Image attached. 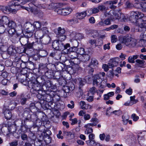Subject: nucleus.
<instances>
[{
	"label": "nucleus",
	"instance_id": "nucleus-20",
	"mask_svg": "<svg viewBox=\"0 0 146 146\" xmlns=\"http://www.w3.org/2000/svg\"><path fill=\"white\" fill-rule=\"evenodd\" d=\"M8 33L10 37H12L14 35H16L17 37L18 36L16 33V31L15 28L10 29L8 31Z\"/></svg>",
	"mask_w": 146,
	"mask_h": 146
},
{
	"label": "nucleus",
	"instance_id": "nucleus-35",
	"mask_svg": "<svg viewBox=\"0 0 146 146\" xmlns=\"http://www.w3.org/2000/svg\"><path fill=\"white\" fill-rule=\"evenodd\" d=\"M98 65V62L97 60L94 58L92 59L90 65L92 67H97Z\"/></svg>",
	"mask_w": 146,
	"mask_h": 146
},
{
	"label": "nucleus",
	"instance_id": "nucleus-22",
	"mask_svg": "<svg viewBox=\"0 0 146 146\" xmlns=\"http://www.w3.org/2000/svg\"><path fill=\"white\" fill-rule=\"evenodd\" d=\"M4 115L6 119H10L12 117V113L11 111L8 110H6L4 112Z\"/></svg>",
	"mask_w": 146,
	"mask_h": 146
},
{
	"label": "nucleus",
	"instance_id": "nucleus-26",
	"mask_svg": "<svg viewBox=\"0 0 146 146\" xmlns=\"http://www.w3.org/2000/svg\"><path fill=\"white\" fill-rule=\"evenodd\" d=\"M43 43L42 42H38V40H36L35 42V48H37L36 49H41L43 48V46L42 45Z\"/></svg>",
	"mask_w": 146,
	"mask_h": 146
},
{
	"label": "nucleus",
	"instance_id": "nucleus-45",
	"mask_svg": "<svg viewBox=\"0 0 146 146\" xmlns=\"http://www.w3.org/2000/svg\"><path fill=\"white\" fill-rule=\"evenodd\" d=\"M41 24L38 21H36L34 23L33 25L34 28L36 29H39L41 27Z\"/></svg>",
	"mask_w": 146,
	"mask_h": 146
},
{
	"label": "nucleus",
	"instance_id": "nucleus-47",
	"mask_svg": "<svg viewBox=\"0 0 146 146\" xmlns=\"http://www.w3.org/2000/svg\"><path fill=\"white\" fill-rule=\"evenodd\" d=\"M88 43L92 45H95L96 46V40L95 39H90L89 40Z\"/></svg>",
	"mask_w": 146,
	"mask_h": 146
},
{
	"label": "nucleus",
	"instance_id": "nucleus-31",
	"mask_svg": "<svg viewBox=\"0 0 146 146\" xmlns=\"http://www.w3.org/2000/svg\"><path fill=\"white\" fill-rule=\"evenodd\" d=\"M77 81L79 83L80 88L83 86L86 83V80L83 78H78Z\"/></svg>",
	"mask_w": 146,
	"mask_h": 146
},
{
	"label": "nucleus",
	"instance_id": "nucleus-9",
	"mask_svg": "<svg viewBox=\"0 0 146 146\" xmlns=\"http://www.w3.org/2000/svg\"><path fill=\"white\" fill-rule=\"evenodd\" d=\"M28 25L29 27L27 28L26 32L28 33V34H29V35H27L26 36L28 37H30L33 35L35 29L32 25L30 23H29Z\"/></svg>",
	"mask_w": 146,
	"mask_h": 146
},
{
	"label": "nucleus",
	"instance_id": "nucleus-13",
	"mask_svg": "<svg viewBox=\"0 0 146 146\" xmlns=\"http://www.w3.org/2000/svg\"><path fill=\"white\" fill-rule=\"evenodd\" d=\"M102 79L99 78L98 76L95 75L93 80V85L99 87L100 82L102 81Z\"/></svg>",
	"mask_w": 146,
	"mask_h": 146
},
{
	"label": "nucleus",
	"instance_id": "nucleus-63",
	"mask_svg": "<svg viewBox=\"0 0 146 146\" xmlns=\"http://www.w3.org/2000/svg\"><path fill=\"white\" fill-rule=\"evenodd\" d=\"M70 120L72 121V123L71 124L72 125H74L77 122V119L76 118H75L73 119L70 118Z\"/></svg>",
	"mask_w": 146,
	"mask_h": 146
},
{
	"label": "nucleus",
	"instance_id": "nucleus-39",
	"mask_svg": "<svg viewBox=\"0 0 146 146\" xmlns=\"http://www.w3.org/2000/svg\"><path fill=\"white\" fill-rule=\"evenodd\" d=\"M135 62L137 63V65H139V67H142L144 66V63L145 62L144 60L137 59L136 60Z\"/></svg>",
	"mask_w": 146,
	"mask_h": 146
},
{
	"label": "nucleus",
	"instance_id": "nucleus-38",
	"mask_svg": "<svg viewBox=\"0 0 146 146\" xmlns=\"http://www.w3.org/2000/svg\"><path fill=\"white\" fill-rule=\"evenodd\" d=\"M57 3H52L49 5L47 7L48 9L49 10H51L53 9L54 8H57Z\"/></svg>",
	"mask_w": 146,
	"mask_h": 146
},
{
	"label": "nucleus",
	"instance_id": "nucleus-25",
	"mask_svg": "<svg viewBox=\"0 0 146 146\" xmlns=\"http://www.w3.org/2000/svg\"><path fill=\"white\" fill-rule=\"evenodd\" d=\"M81 57V59L82 61L84 62L87 61L89 60L90 59V55L87 53V52H86Z\"/></svg>",
	"mask_w": 146,
	"mask_h": 146
},
{
	"label": "nucleus",
	"instance_id": "nucleus-49",
	"mask_svg": "<svg viewBox=\"0 0 146 146\" xmlns=\"http://www.w3.org/2000/svg\"><path fill=\"white\" fill-rule=\"evenodd\" d=\"M98 9L100 11H106L107 10V9L106 7L105 6L102 5H100L98 6Z\"/></svg>",
	"mask_w": 146,
	"mask_h": 146
},
{
	"label": "nucleus",
	"instance_id": "nucleus-4",
	"mask_svg": "<svg viewBox=\"0 0 146 146\" xmlns=\"http://www.w3.org/2000/svg\"><path fill=\"white\" fill-rule=\"evenodd\" d=\"M111 11H110L108 13L106 12L104 13V15L105 17H108V18L104 19L103 18H101L100 21L98 24V25L99 26H105L110 25L111 24V20L110 17V14Z\"/></svg>",
	"mask_w": 146,
	"mask_h": 146
},
{
	"label": "nucleus",
	"instance_id": "nucleus-14",
	"mask_svg": "<svg viewBox=\"0 0 146 146\" xmlns=\"http://www.w3.org/2000/svg\"><path fill=\"white\" fill-rule=\"evenodd\" d=\"M59 98V96L58 95H56L54 96L53 97L51 96V93L49 94H47L46 99V101L48 103H50L51 104H52V102L54 100H55V98Z\"/></svg>",
	"mask_w": 146,
	"mask_h": 146
},
{
	"label": "nucleus",
	"instance_id": "nucleus-42",
	"mask_svg": "<svg viewBox=\"0 0 146 146\" xmlns=\"http://www.w3.org/2000/svg\"><path fill=\"white\" fill-rule=\"evenodd\" d=\"M91 35L94 38H96L98 36L99 33L97 31H92L91 32Z\"/></svg>",
	"mask_w": 146,
	"mask_h": 146
},
{
	"label": "nucleus",
	"instance_id": "nucleus-34",
	"mask_svg": "<svg viewBox=\"0 0 146 146\" xmlns=\"http://www.w3.org/2000/svg\"><path fill=\"white\" fill-rule=\"evenodd\" d=\"M129 119V116L127 114L124 115L122 116L123 121V124L126 125L128 122V120Z\"/></svg>",
	"mask_w": 146,
	"mask_h": 146
},
{
	"label": "nucleus",
	"instance_id": "nucleus-64",
	"mask_svg": "<svg viewBox=\"0 0 146 146\" xmlns=\"http://www.w3.org/2000/svg\"><path fill=\"white\" fill-rule=\"evenodd\" d=\"M91 122H93L94 124H96V125L99 122L98 119L96 118H92L91 120Z\"/></svg>",
	"mask_w": 146,
	"mask_h": 146
},
{
	"label": "nucleus",
	"instance_id": "nucleus-5",
	"mask_svg": "<svg viewBox=\"0 0 146 146\" xmlns=\"http://www.w3.org/2000/svg\"><path fill=\"white\" fill-rule=\"evenodd\" d=\"M65 45L60 40H54L52 42V46L53 48L56 50H61L66 48L65 47Z\"/></svg>",
	"mask_w": 146,
	"mask_h": 146
},
{
	"label": "nucleus",
	"instance_id": "nucleus-33",
	"mask_svg": "<svg viewBox=\"0 0 146 146\" xmlns=\"http://www.w3.org/2000/svg\"><path fill=\"white\" fill-rule=\"evenodd\" d=\"M87 11L90 14H91L98 13L99 11V10L98 9L93 8L89 9Z\"/></svg>",
	"mask_w": 146,
	"mask_h": 146
},
{
	"label": "nucleus",
	"instance_id": "nucleus-40",
	"mask_svg": "<svg viewBox=\"0 0 146 146\" xmlns=\"http://www.w3.org/2000/svg\"><path fill=\"white\" fill-rule=\"evenodd\" d=\"M106 82L105 80H102L100 82V84L99 86V88H103L106 86Z\"/></svg>",
	"mask_w": 146,
	"mask_h": 146
},
{
	"label": "nucleus",
	"instance_id": "nucleus-54",
	"mask_svg": "<svg viewBox=\"0 0 146 146\" xmlns=\"http://www.w3.org/2000/svg\"><path fill=\"white\" fill-rule=\"evenodd\" d=\"M111 42L112 43H115L117 40V36L115 35H112L111 36Z\"/></svg>",
	"mask_w": 146,
	"mask_h": 146
},
{
	"label": "nucleus",
	"instance_id": "nucleus-36",
	"mask_svg": "<svg viewBox=\"0 0 146 146\" xmlns=\"http://www.w3.org/2000/svg\"><path fill=\"white\" fill-rule=\"evenodd\" d=\"M76 52L77 54H78L82 55L86 52L85 51L84 49L83 48H77V47Z\"/></svg>",
	"mask_w": 146,
	"mask_h": 146
},
{
	"label": "nucleus",
	"instance_id": "nucleus-50",
	"mask_svg": "<svg viewBox=\"0 0 146 146\" xmlns=\"http://www.w3.org/2000/svg\"><path fill=\"white\" fill-rule=\"evenodd\" d=\"M88 144L93 146H95L96 142L93 140H88L87 141Z\"/></svg>",
	"mask_w": 146,
	"mask_h": 146
},
{
	"label": "nucleus",
	"instance_id": "nucleus-6",
	"mask_svg": "<svg viewBox=\"0 0 146 146\" xmlns=\"http://www.w3.org/2000/svg\"><path fill=\"white\" fill-rule=\"evenodd\" d=\"M119 61V58H118L111 59L108 64L109 68H111L115 66H116L118 64Z\"/></svg>",
	"mask_w": 146,
	"mask_h": 146
},
{
	"label": "nucleus",
	"instance_id": "nucleus-61",
	"mask_svg": "<svg viewBox=\"0 0 146 146\" xmlns=\"http://www.w3.org/2000/svg\"><path fill=\"white\" fill-rule=\"evenodd\" d=\"M135 97L134 96L130 97L131 101L130 102L132 104H135L136 103V102L135 99Z\"/></svg>",
	"mask_w": 146,
	"mask_h": 146
},
{
	"label": "nucleus",
	"instance_id": "nucleus-59",
	"mask_svg": "<svg viewBox=\"0 0 146 146\" xmlns=\"http://www.w3.org/2000/svg\"><path fill=\"white\" fill-rule=\"evenodd\" d=\"M5 64L7 67L11 66L12 64V62L10 60H7L5 62Z\"/></svg>",
	"mask_w": 146,
	"mask_h": 146
},
{
	"label": "nucleus",
	"instance_id": "nucleus-55",
	"mask_svg": "<svg viewBox=\"0 0 146 146\" xmlns=\"http://www.w3.org/2000/svg\"><path fill=\"white\" fill-rule=\"evenodd\" d=\"M126 5L127 7L128 8H131L133 6V5L128 1L126 3Z\"/></svg>",
	"mask_w": 146,
	"mask_h": 146
},
{
	"label": "nucleus",
	"instance_id": "nucleus-7",
	"mask_svg": "<svg viewBox=\"0 0 146 146\" xmlns=\"http://www.w3.org/2000/svg\"><path fill=\"white\" fill-rule=\"evenodd\" d=\"M111 14H110L109 15L111 20L112 21H114L116 19H119L121 18V17H123L124 16L123 14H121L120 13H113V15H111Z\"/></svg>",
	"mask_w": 146,
	"mask_h": 146
},
{
	"label": "nucleus",
	"instance_id": "nucleus-24",
	"mask_svg": "<svg viewBox=\"0 0 146 146\" xmlns=\"http://www.w3.org/2000/svg\"><path fill=\"white\" fill-rule=\"evenodd\" d=\"M72 10L71 9L69 8H65L62 9L63 13L62 15L65 16L70 14Z\"/></svg>",
	"mask_w": 146,
	"mask_h": 146
},
{
	"label": "nucleus",
	"instance_id": "nucleus-41",
	"mask_svg": "<svg viewBox=\"0 0 146 146\" xmlns=\"http://www.w3.org/2000/svg\"><path fill=\"white\" fill-rule=\"evenodd\" d=\"M143 16L141 18H140L141 19L139 21V25L141 24H144V23H145L146 21V17L144 16V14L143 13Z\"/></svg>",
	"mask_w": 146,
	"mask_h": 146
},
{
	"label": "nucleus",
	"instance_id": "nucleus-52",
	"mask_svg": "<svg viewBox=\"0 0 146 146\" xmlns=\"http://www.w3.org/2000/svg\"><path fill=\"white\" fill-rule=\"evenodd\" d=\"M40 31L42 32L43 34L47 33L48 32V29L45 27H42Z\"/></svg>",
	"mask_w": 146,
	"mask_h": 146
},
{
	"label": "nucleus",
	"instance_id": "nucleus-58",
	"mask_svg": "<svg viewBox=\"0 0 146 146\" xmlns=\"http://www.w3.org/2000/svg\"><path fill=\"white\" fill-rule=\"evenodd\" d=\"M70 103L71 104H68L67 105V106L69 108L72 109L74 108V102L73 101H71L70 102Z\"/></svg>",
	"mask_w": 146,
	"mask_h": 146
},
{
	"label": "nucleus",
	"instance_id": "nucleus-29",
	"mask_svg": "<svg viewBox=\"0 0 146 146\" xmlns=\"http://www.w3.org/2000/svg\"><path fill=\"white\" fill-rule=\"evenodd\" d=\"M138 58L137 55H135L133 56H129L128 59V62L130 63H134L135 62V60L137 59Z\"/></svg>",
	"mask_w": 146,
	"mask_h": 146
},
{
	"label": "nucleus",
	"instance_id": "nucleus-62",
	"mask_svg": "<svg viewBox=\"0 0 146 146\" xmlns=\"http://www.w3.org/2000/svg\"><path fill=\"white\" fill-rule=\"evenodd\" d=\"M102 68L105 71L107 72L109 70L108 68H109V65H108L106 64H104L103 65Z\"/></svg>",
	"mask_w": 146,
	"mask_h": 146
},
{
	"label": "nucleus",
	"instance_id": "nucleus-48",
	"mask_svg": "<svg viewBox=\"0 0 146 146\" xmlns=\"http://www.w3.org/2000/svg\"><path fill=\"white\" fill-rule=\"evenodd\" d=\"M113 71V70L112 69L111 70L109 71L108 72V76L111 78H113L115 74Z\"/></svg>",
	"mask_w": 146,
	"mask_h": 146
},
{
	"label": "nucleus",
	"instance_id": "nucleus-21",
	"mask_svg": "<svg viewBox=\"0 0 146 146\" xmlns=\"http://www.w3.org/2000/svg\"><path fill=\"white\" fill-rule=\"evenodd\" d=\"M26 38L25 37H23L21 38H19L20 41L22 45H24L25 46L28 42V38L29 37Z\"/></svg>",
	"mask_w": 146,
	"mask_h": 146
},
{
	"label": "nucleus",
	"instance_id": "nucleus-8",
	"mask_svg": "<svg viewBox=\"0 0 146 146\" xmlns=\"http://www.w3.org/2000/svg\"><path fill=\"white\" fill-rule=\"evenodd\" d=\"M29 1V0H15L12 1V5H24Z\"/></svg>",
	"mask_w": 146,
	"mask_h": 146
},
{
	"label": "nucleus",
	"instance_id": "nucleus-28",
	"mask_svg": "<svg viewBox=\"0 0 146 146\" xmlns=\"http://www.w3.org/2000/svg\"><path fill=\"white\" fill-rule=\"evenodd\" d=\"M1 23L3 24L7 25L8 23L9 22V18L6 16H3L1 18Z\"/></svg>",
	"mask_w": 146,
	"mask_h": 146
},
{
	"label": "nucleus",
	"instance_id": "nucleus-1",
	"mask_svg": "<svg viewBox=\"0 0 146 146\" xmlns=\"http://www.w3.org/2000/svg\"><path fill=\"white\" fill-rule=\"evenodd\" d=\"M65 47L66 48L62 50V53L64 54H67L69 58L71 59H76L78 60L77 62L75 63L78 64L80 63V60L77 58L78 54L76 52L77 47L73 46L70 47V44L66 43L65 44Z\"/></svg>",
	"mask_w": 146,
	"mask_h": 146
},
{
	"label": "nucleus",
	"instance_id": "nucleus-15",
	"mask_svg": "<svg viewBox=\"0 0 146 146\" xmlns=\"http://www.w3.org/2000/svg\"><path fill=\"white\" fill-rule=\"evenodd\" d=\"M32 88L35 91L38 92L42 90V88L41 85L38 84L33 83L31 85Z\"/></svg>",
	"mask_w": 146,
	"mask_h": 146
},
{
	"label": "nucleus",
	"instance_id": "nucleus-43",
	"mask_svg": "<svg viewBox=\"0 0 146 146\" xmlns=\"http://www.w3.org/2000/svg\"><path fill=\"white\" fill-rule=\"evenodd\" d=\"M67 71L70 74H73L75 72V71L73 69L72 67L68 66L67 68Z\"/></svg>",
	"mask_w": 146,
	"mask_h": 146
},
{
	"label": "nucleus",
	"instance_id": "nucleus-30",
	"mask_svg": "<svg viewBox=\"0 0 146 146\" xmlns=\"http://www.w3.org/2000/svg\"><path fill=\"white\" fill-rule=\"evenodd\" d=\"M35 42H33L32 43H28L25 46V49H30L35 48L34 45Z\"/></svg>",
	"mask_w": 146,
	"mask_h": 146
},
{
	"label": "nucleus",
	"instance_id": "nucleus-32",
	"mask_svg": "<svg viewBox=\"0 0 146 146\" xmlns=\"http://www.w3.org/2000/svg\"><path fill=\"white\" fill-rule=\"evenodd\" d=\"M7 25L10 29L15 28L16 27V23L13 21H10Z\"/></svg>",
	"mask_w": 146,
	"mask_h": 146
},
{
	"label": "nucleus",
	"instance_id": "nucleus-17",
	"mask_svg": "<svg viewBox=\"0 0 146 146\" xmlns=\"http://www.w3.org/2000/svg\"><path fill=\"white\" fill-rule=\"evenodd\" d=\"M31 2H33V3L34 4L35 2V6L37 7L40 8L42 9H44L46 8L47 5L45 4H39L38 3V2L37 1V0H30Z\"/></svg>",
	"mask_w": 146,
	"mask_h": 146
},
{
	"label": "nucleus",
	"instance_id": "nucleus-56",
	"mask_svg": "<svg viewBox=\"0 0 146 146\" xmlns=\"http://www.w3.org/2000/svg\"><path fill=\"white\" fill-rule=\"evenodd\" d=\"M118 2L117 0H115L113 1H109L107 2V3L109 4L110 5H111L115 4L117 3Z\"/></svg>",
	"mask_w": 146,
	"mask_h": 146
},
{
	"label": "nucleus",
	"instance_id": "nucleus-11",
	"mask_svg": "<svg viewBox=\"0 0 146 146\" xmlns=\"http://www.w3.org/2000/svg\"><path fill=\"white\" fill-rule=\"evenodd\" d=\"M54 32L56 34L60 36L65 37V36H62L65 32V30L64 29L59 27L58 29H55Z\"/></svg>",
	"mask_w": 146,
	"mask_h": 146
},
{
	"label": "nucleus",
	"instance_id": "nucleus-19",
	"mask_svg": "<svg viewBox=\"0 0 146 146\" xmlns=\"http://www.w3.org/2000/svg\"><path fill=\"white\" fill-rule=\"evenodd\" d=\"M43 36V34H42V32L41 31H36L35 33V37L37 39H39L40 40L42 38Z\"/></svg>",
	"mask_w": 146,
	"mask_h": 146
},
{
	"label": "nucleus",
	"instance_id": "nucleus-16",
	"mask_svg": "<svg viewBox=\"0 0 146 146\" xmlns=\"http://www.w3.org/2000/svg\"><path fill=\"white\" fill-rule=\"evenodd\" d=\"M82 109L83 110H87L90 109L91 106L89 104H86L84 101H80L79 103Z\"/></svg>",
	"mask_w": 146,
	"mask_h": 146
},
{
	"label": "nucleus",
	"instance_id": "nucleus-23",
	"mask_svg": "<svg viewBox=\"0 0 146 146\" xmlns=\"http://www.w3.org/2000/svg\"><path fill=\"white\" fill-rule=\"evenodd\" d=\"M8 129L10 134H13L16 130V127L15 125H12L8 127Z\"/></svg>",
	"mask_w": 146,
	"mask_h": 146
},
{
	"label": "nucleus",
	"instance_id": "nucleus-18",
	"mask_svg": "<svg viewBox=\"0 0 146 146\" xmlns=\"http://www.w3.org/2000/svg\"><path fill=\"white\" fill-rule=\"evenodd\" d=\"M42 38H43L41 41L44 44H48L51 40L50 37L48 35L43 36Z\"/></svg>",
	"mask_w": 146,
	"mask_h": 146
},
{
	"label": "nucleus",
	"instance_id": "nucleus-60",
	"mask_svg": "<svg viewBox=\"0 0 146 146\" xmlns=\"http://www.w3.org/2000/svg\"><path fill=\"white\" fill-rule=\"evenodd\" d=\"M1 55L3 58L4 59H6L9 56L7 54V52L5 51L3 52L2 54Z\"/></svg>",
	"mask_w": 146,
	"mask_h": 146
},
{
	"label": "nucleus",
	"instance_id": "nucleus-57",
	"mask_svg": "<svg viewBox=\"0 0 146 146\" xmlns=\"http://www.w3.org/2000/svg\"><path fill=\"white\" fill-rule=\"evenodd\" d=\"M10 146H17L18 145V141L17 140L15 141L9 143Z\"/></svg>",
	"mask_w": 146,
	"mask_h": 146
},
{
	"label": "nucleus",
	"instance_id": "nucleus-37",
	"mask_svg": "<svg viewBox=\"0 0 146 146\" xmlns=\"http://www.w3.org/2000/svg\"><path fill=\"white\" fill-rule=\"evenodd\" d=\"M84 127L86 128L85 131V133L86 134L88 135L92 133L93 130L92 128L89 127H87L86 126V125H85Z\"/></svg>",
	"mask_w": 146,
	"mask_h": 146
},
{
	"label": "nucleus",
	"instance_id": "nucleus-12",
	"mask_svg": "<svg viewBox=\"0 0 146 146\" xmlns=\"http://www.w3.org/2000/svg\"><path fill=\"white\" fill-rule=\"evenodd\" d=\"M86 11H84L81 12L77 13L76 14V16L77 19L80 20L83 19L87 15Z\"/></svg>",
	"mask_w": 146,
	"mask_h": 146
},
{
	"label": "nucleus",
	"instance_id": "nucleus-10",
	"mask_svg": "<svg viewBox=\"0 0 146 146\" xmlns=\"http://www.w3.org/2000/svg\"><path fill=\"white\" fill-rule=\"evenodd\" d=\"M75 88L74 84L71 83L70 86H65L63 87V90L64 92L68 93L70 91H72Z\"/></svg>",
	"mask_w": 146,
	"mask_h": 146
},
{
	"label": "nucleus",
	"instance_id": "nucleus-3",
	"mask_svg": "<svg viewBox=\"0 0 146 146\" xmlns=\"http://www.w3.org/2000/svg\"><path fill=\"white\" fill-rule=\"evenodd\" d=\"M143 13L138 11H133L131 13V15L129 17V20L131 22L136 25L139 26V21L140 18L143 16Z\"/></svg>",
	"mask_w": 146,
	"mask_h": 146
},
{
	"label": "nucleus",
	"instance_id": "nucleus-27",
	"mask_svg": "<svg viewBox=\"0 0 146 146\" xmlns=\"http://www.w3.org/2000/svg\"><path fill=\"white\" fill-rule=\"evenodd\" d=\"M139 31L144 33L146 31V23L144 24H141L139 25L138 29Z\"/></svg>",
	"mask_w": 146,
	"mask_h": 146
},
{
	"label": "nucleus",
	"instance_id": "nucleus-46",
	"mask_svg": "<svg viewBox=\"0 0 146 146\" xmlns=\"http://www.w3.org/2000/svg\"><path fill=\"white\" fill-rule=\"evenodd\" d=\"M20 102L22 105H24L26 104L27 100V98L25 97L20 98Z\"/></svg>",
	"mask_w": 146,
	"mask_h": 146
},
{
	"label": "nucleus",
	"instance_id": "nucleus-44",
	"mask_svg": "<svg viewBox=\"0 0 146 146\" xmlns=\"http://www.w3.org/2000/svg\"><path fill=\"white\" fill-rule=\"evenodd\" d=\"M2 9L3 12L5 13H7V12H10L11 11V8L10 7L3 6Z\"/></svg>",
	"mask_w": 146,
	"mask_h": 146
},
{
	"label": "nucleus",
	"instance_id": "nucleus-51",
	"mask_svg": "<svg viewBox=\"0 0 146 146\" xmlns=\"http://www.w3.org/2000/svg\"><path fill=\"white\" fill-rule=\"evenodd\" d=\"M131 118L134 121H137L139 119V116H137L135 113H133L132 115Z\"/></svg>",
	"mask_w": 146,
	"mask_h": 146
},
{
	"label": "nucleus",
	"instance_id": "nucleus-2",
	"mask_svg": "<svg viewBox=\"0 0 146 146\" xmlns=\"http://www.w3.org/2000/svg\"><path fill=\"white\" fill-rule=\"evenodd\" d=\"M119 40L122 43L130 48L134 47L136 44V40L127 35L121 37Z\"/></svg>",
	"mask_w": 146,
	"mask_h": 146
},
{
	"label": "nucleus",
	"instance_id": "nucleus-53",
	"mask_svg": "<svg viewBox=\"0 0 146 146\" xmlns=\"http://www.w3.org/2000/svg\"><path fill=\"white\" fill-rule=\"evenodd\" d=\"M121 113V111L120 110H115L113 111H111L110 113L111 114H114L117 115H119Z\"/></svg>",
	"mask_w": 146,
	"mask_h": 146
}]
</instances>
